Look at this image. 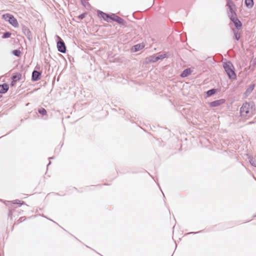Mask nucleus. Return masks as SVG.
<instances>
[{"label": "nucleus", "mask_w": 256, "mask_h": 256, "mask_svg": "<svg viewBox=\"0 0 256 256\" xmlns=\"http://www.w3.org/2000/svg\"><path fill=\"white\" fill-rule=\"evenodd\" d=\"M190 73V69H186L184 70L182 73L181 74V76L182 77H186L188 76Z\"/></svg>", "instance_id": "obj_16"}, {"label": "nucleus", "mask_w": 256, "mask_h": 256, "mask_svg": "<svg viewBox=\"0 0 256 256\" xmlns=\"http://www.w3.org/2000/svg\"><path fill=\"white\" fill-rule=\"evenodd\" d=\"M223 67L230 79H235L236 77L232 63L228 62L223 63Z\"/></svg>", "instance_id": "obj_1"}, {"label": "nucleus", "mask_w": 256, "mask_h": 256, "mask_svg": "<svg viewBox=\"0 0 256 256\" xmlns=\"http://www.w3.org/2000/svg\"><path fill=\"white\" fill-rule=\"evenodd\" d=\"M1 97V96L0 95V98Z\"/></svg>", "instance_id": "obj_34"}, {"label": "nucleus", "mask_w": 256, "mask_h": 256, "mask_svg": "<svg viewBox=\"0 0 256 256\" xmlns=\"http://www.w3.org/2000/svg\"><path fill=\"white\" fill-rule=\"evenodd\" d=\"M12 53L14 55L16 56V50H14Z\"/></svg>", "instance_id": "obj_27"}, {"label": "nucleus", "mask_w": 256, "mask_h": 256, "mask_svg": "<svg viewBox=\"0 0 256 256\" xmlns=\"http://www.w3.org/2000/svg\"><path fill=\"white\" fill-rule=\"evenodd\" d=\"M41 74L39 72L34 70L32 73V80L37 81L40 78Z\"/></svg>", "instance_id": "obj_10"}, {"label": "nucleus", "mask_w": 256, "mask_h": 256, "mask_svg": "<svg viewBox=\"0 0 256 256\" xmlns=\"http://www.w3.org/2000/svg\"><path fill=\"white\" fill-rule=\"evenodd\" d=\"M98 14L100 18H102L104 20L108 22V18L110 19V15L100 10H98Z\"/></svg>", "instance_id": "obj_8"}, {"label": "nucleus", "mask_w": 256, "mask_h": 256, "mask_svg": "<svg viewBox=\"0 0 256 256\" xmlns=\"http://www.w3.org/2000/svg\"><path fill=\"white\" fill-rule=\"evenodd\" d=\"M244 4L246 6L249 8H251L254 6V0H245Z\"/></svg>", "instance_id": "obj_14"}, {"label": "nucleus", "mask_w": 256, "mask_h": 256, "mask_svg": "<svg viewBox=\"0 0 256 256\" xmlns=\"http://www.w3.org/2000/svg\"><path fill=\"white\" fill-rule=\"evenodd\" d=\"M21 52L20 50H17V57L20 56Z\"/></svg>", "instance_id": "obj_24"}, {"label": "nucleus", "mask_w": 256, "mask_h": 256, "mask_svg": "<svg viewBox=\"0 0 256 256\" xmlns=\"http://www.w3.org/2000/svg\"><path fill=\"white\" fill-rule=\"evenodd\" d=\"M53 158L52 157H51V158H50L49 159H52Z\"/></svg>", "instance_id": "obj_32"}, {"label": "nucleus", "mask_w": 256, "mask_h": 256, "mask_svg": "<svg viewBox=\"0 0 256 256\" xmlns=\"http://www.w3.org/2000/svg\"><path fill=\"white\" fill-rule=\"evenodd\" d=\"M16 204H17V208H18V206H20L24 204V203L23 202H21L20 200H17Z\"/></svg>", "instance_id": "obj_21"}, {"label": "nucleus", "mask_w": 256, "mask_h": 256, "mask_svg": "<svg viewBox=\"0 0 256 256\" xmlns=\"http://www.w3.org/2000/svg\"><path fill=\"white\" fill-rule=\"evenodd\" d=\"M216 92V90L215 88H212L210 90L206 92V94L208 96H210L214 94Z\"/></svg>", "instance_id": "obj_17"}, {"label": "nucleus", "mask_w": 256, "mask_h": 256, "mask_svg": "<svg viewBox=\"0 0 256 256\" xmlns=\"http://www.w3.org/2000/svg\"><path fill=\"white\" fill-rule=\"evenodd\" d=\"M234 38L237 40H238L240 38V34L238 33L234 34Z\"/></svg>", "instance_id": "obj_23"}, {"label": "nucleus", "mask_w": 256, "mask_h": 256, "mask_svg": "<svg viewBox=\"0 0 256 256\" xmlns=\"http://www.w3.org/2000/svg\"><path fill=\"white\" fill-rule=\"evenodd\" d=\"M11 36V33L9 32H6V33H4L2 36V38H10Z\"/></svg>", "instance_id": "obj_20"}, {"label": "nucleus", "mask_w": 256, "mask_h": 256, "mask_svg": "<svg viewBox=\"0 0 256 256\" xmlns=\"http://www.w3.org/2000/svg\"><path fill=\"white\" fill-rule=\"evenodd\" d=\"M58 38L60 39V40L57 42L58 50L62 53H65L66 50L65 44L60 36H58Z\"/></svg>", "instance_id": "obj_4"}, {"label": "nucleus", "mask_w": 256, "mask_h": 256, "mask_svg": "<svg viewBox=\"0 0 256 256\" xmlns=\"http://www.w3.org/2000/svg\"><path fill=\"white\" fill-rule=\"evenodd\" d=\"M144 47V46L141 44H137L134 46V52H138L142 49Z\"/></svg>", "instance_id": "obj_15"}, {"label": "nucleus", "mask_w": 256, "mask_h": 256, "mask_svg": "<svg viewBox=\"0 0 256 256\" xmlns=\"http://www.w3.org/2000/svg\"><path fill=\"white\" fill-rule=\"evenodd\" d=\"M250 110V104L248 102L244 103L240 110V113L242 116H249Z\"/></svg>", "instance_id": "obj_3"}, {"label": "nucleus", "mask_w": 256, "mask_h": 256, "mask_svg": "<svg viewBox=\"0 0 256 256\" xmlns=\"http://www.w3.org/2000/svg\"><path fill=\"white\" fill-rule=\"evenodd\" d=\"M12 78H13L14 79L16 78V76H13Z\"/></svg>", "instance_id": "obj_31"}, {"label": "nucleus", "mask_w": 256, "mask_h": 256, "mask_svg": "<svg viewBox=\"0 0 256 256\" xmlns=\"http://www.w3.org/2000/svg\"><path fill=\"white\" fill-rule=\"evenodd\" d=\"M110 20H112L113 21L116 22L118 24L126 26V22L121 18L120 17L118 16L116 14H110Z\"/></svg>", "instance_id": "obj_5"}, {"label": "nucleus", "mask_w": 256, "mask_h": 256, "mask_svg": "<svg viewBox=\"0 0 256 256\" xmlns=\"http://www.w3.org/2000/svg\"><path fill=\"white\" fill-rule=\"evenodd\" d=\"M250 164L254 167H256V160L253 158H250Z\"/></svg>", "instance_id": "obj_19"}, {"label": "nucleus", "mask_w": 256, "mask_h": 256, "mask_svg": "<svg viewBox=\"0 0 256 256\" xmlns=\"http://www.w3.org/2000/svg\"><path fill=\"white\" fill-rule=\"evenodd\" d=\"M225 100L224 99H220L210 102V106L212 108L216 107L224 104Z\"/></svg>", "instance_id": "obj_7"}, {"label": "nucleus", "mask_w": 256, "mask_h": 256, "mask_svg": "<svg viewBox=\"0 0 256 256\" xmlns=\"http://www.w3.org/2000/svg\"><path fill=\"white\" fill-rule=\"evenodd\" d=\"M50 162L48 165H48H50Z\"/></svg>", "instance_id": "obj_33"}, {"label": "nucleus", "mask_w": 256, "mask_h": 256, "mask_svg": "<svg viewBox=\"0 0 256 256\" xmlns=\"http://www.w3.org/2000/svg\"><path fill=\"white\" fill-rule=\"evenodd\" d=\"M22 218H20V219L19 220H20V222H22Z\"/></svg>", "instance_id": "obj_29"}, {"label": "nucleus", "mask_w": 256, "mask_h": 256, "mask_svg": "<svg viewBox=\"0 0 256 256\" xmlns=\"http://www.w3.org/2000/svg\"><path fill=\"white\" fill-rule=\"evenodd\" d=\"M81 0V2H82V4L84 6H86L85 4H86V0Z\"/></svg>", "instance_id": "obj_25"}, {"label": "nucleus", "mask_w": 256, "mask_h": 256, "mask_svg": "<svg viewBox=\"0 0 256 256\" xmlns=\"http://www.w3.org/2000/svg\"><path fill=\"white\" fill-rule=\"evenodd\" d=\"M22 76L20 74H18L17 72V81L22 80Z\"/></svg>", "instance_id": "obj_22"}, {"label": "nucleus", "mask_w": 256, "mask_h": 256, "mask_svg": "<svg viewBox=\"0 0 256 256\" xmlns=\"http://www.w3.org/2000/svg\"><path fill=\"white\" fill-rule=\"evenodd\" d=\"M198 232H196V233H198ZM192 232H189L188 233V234H192ZM194 234H196V232H193Z\"/></svg>", "instance_id": "obj_28"}, {"label": "nucleus", "mask_w": 256, "mask_h": 256, "mask_svg": "<svg viewBox=\"0 0 256 256\" xmlns=\"http://www.w3.org/2000/svg\"><path fill=\"white\" fill-rule=\"evenodd\" d=\"M22 31L24 34L27 37V38L30 40L32 38V35L30 30L26 26H23L22 28Z\"/></svg>", "instance_id": "obj_9"}, {"label": "nucleus", "mask_w": 256, "mask_h": 256, "mask_svg": "<svg viewBox=\"0 0 256 256\" xmlns=\"http://www.w3.org/2000/svg\"><path fill=\"white\" fill-rule=\"evenodd\" d=\"M38 112L42 116L46 115V110L44 108H40L38 110Z\"/></svg>", "instance_id": "obj_18"}, {"label": "nucleus", "mask_w": 256, "mask_h": 256, "mask_svg": "<svg viewBox=\"0 0 256 256\" xmlns=\"http://www.w3.org/2000/svg\"><path fill=\"white\" fill-rule=\"evenodd\" d=\"M229 8L230 12L229 14V17L231 21L233 22L235 27L238 29L240 30L241 28L242 24L240 21L236 17V14L233 10L232 7L230 6H229Z\"/></svg>", "instance_id": "obj_2"}, {"label": "nucleus", "mask_w": 256, "mask_h": 256, "mask_svg": "<svg viewBox=\"0 0 256 256\" xmlns=\"http://www.w3.org/2000/svg\"><path fill=\"white\" fill-rule=\"evenodd\" d=\"M166 54H159L158 56H154L152 58V61L153 62H156L160 60H162V59L164 58H166Z\"/></svg>", "instance_id": "obj_12"}, {"label": "nucleus", "mask_w": 256, "mask_h": 256, "mask_svg": "<svg viewBox=\"0 0 256 256\" xmlns=\"http://www.w3.org/2000/svg\"><path fill=\"white\" fill-rule=\"evenodd\" d=\"M254 84H251L248 86V87L247 88L246 91L244 94L246 97L248 96L252 93V92L254 90Z\"/></svg>", "instance_id": "obj_11"}, {"label": "nucleus", "mask_w": 256, "mask_h": 256, "mask_svg": "<svg viewBox=\"0 0 256 256\" xmlns=\"http://www.w3.org/2000/svg\"><path fill=\"white\" fill-rule=\"evenodd\" d=\"M84 14H82L78 16V18L82 20V18H84Z\"/></svg>", "instance_id": "obj_26"}, {"label": "nucleus", "mask_w": 256, "mask_h": 256, "mask_svg": "<svg viewBox=\"0 0 256 256\" xmlns=\"http://www.w3.org/2000/svg\"><path fill=\"white\" fill-rule=\"evenodd\" d=\"M8 89V86L7 84H4L0 85V93L4 94L7 92Z\"/></svg>", "instance_id": "obj_13"}, {"label": "nucleus", "mask_w": 256, "mask_h": 256, "mask_svg": "<svg viewBox=\"0 0 256 256\" xmlns=\"http://www.w3.org/2000/svg\"><path fill=\"white\" fill-rule=\"evenodd\" d=\"M24 206H25V208H27V207H28V205L25 204V205H24Z\"/></svg>", "instance_id": "obj_30"}, {"label": "nucleus", "mask_w": 256, "mask_h": 256, "mask_svg": "<svg viewBox=\"0 0 256 256\" xmlns=\"http://www.w3.org/2000/svg\"><path fill=\"white\" fill-rule=\"evenodd\" d=\"M2 18L8 22L12 25L14 26L15 24L16 20L10 14H6L2 16Z\"/></svg>", "instance_id": "obj_6"}]
</instances>
